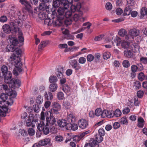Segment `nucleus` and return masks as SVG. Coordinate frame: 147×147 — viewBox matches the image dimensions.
I'll return each instance as SVG.
<instances>
[{
	"mask_svg": "<svg viewBox=\"0 0 147 147\" xmlns=\"http://www.w3.org/2000/svg\"><path fill=\"white\" fill-rule=\"evenodd\" d=\"M4 78V81L6 83L9 84L10 86L12 88L18 87L20 86L21 82L18 79L16 78L11 79L12 74L9 71L2 74Z\"/></svg>",
	"mask_w": 147,
	"mask_h": 147,
	"instance_id": "nucleus-1",
	"label": "nucleus"
},
{
	"mask_svg": "<svg viewBox=\"0 0 147 147\" xmlns=\"http://www.w3.org/2000/svg\"><path fill=\"white\" fill-rule=\"evenodd\" d=\"M18 40L15 37H13L10 38V41L11 43V45H13L15 47L16 45H18L20 47L23 44V42L24 41V38L22 36V33L21 31L19 30L18 32Z\"/></svg>",
	"mask_w": 147,
	"mask_h": 147,
	"instance_id": "nucleus-2",
	"label": "nucleus"
},
{
	"mask_svg": "<svg viewBox=\"0 0 147 147\" xmlns=\"http://www.w3.org/2000/svg\"><path fill=\"white\" fill-rule=\"evenodd\" d=\"M60 5L63 6L65 9H68L69 7V4L68 1L66 0H55L53 3V6L54 8L53 10L52 11L53 13L56 10L55 8L58 7Z\"/></svg>",
	"mask_w": 147,
	"mask_h": 147,
	"instance_id": "nucleus-3",
	"label": "nucleus"
},
{
	"mask_svg": "<svg viewBox=\"0 0 147 147\" xmlns=\"http://www.w3.org/2000/svg\"><path fill=\"white\" fill-rule=\"evenodd\" d=\"M34 115L32 114H30L28 119L25 120L26 125L28 127H29L32 125V127H34L35 126V124H37L36 123L38 122V120L37 119H34Z\"/></svg>",
	"mask_w": 147,
	"mask_h": 147,
	"instance_id": "nucleus-4",
	"label": "nucleus"
},
{
	"mask_svg": "<svg viewBox=\"0 0 147 147\" xmlns=\"http://www.w3.org/2000/svg\"><path fill=\"white\" fill-rule=\"evenodd\" d=\"M139 33V31L137 29H131L129 30V34L125 36V39L131 41L134 39V36H138Z\"/></svg>",
	"mask_w": 147,
	"mask_h": 147,
	"instance_id": "nucleus-5",
	"label": "nucleus"
},
{
	"mask_svg": "<svg viewBox=\"0 0 147 147\" xmlns=\"http://www.w3.org/2000/svg\"><path fill=\"white\" fill-rule=\"evenodd\" d=\"M19 2L21 5L24 6L25 9L26 10L31 13H33L32 7L29 1L26 0H19Z\"/></svg>",
	"mask_w": 147,
	"mask_h": 147,
	"instance_id": "nucleus-6",
	"label": "nucleus"
},
{
	"mask_svg": "<svg viewBox=\"0 0 147 147\" xmlns=\"http://www.w3.org/2000/svg\"><path fill=\"white\" fill-rule=\"evenodd\" d=\"M52 109H51V112L50 113L55 114L59 113L58 111L61 109V106L60 104L57 102H55L52 103L51 105Z\"/></svg>",
	"mask_w": 147,
	"mask_h": 147,
	"instance_id": "nucleus-7",
	"label": "nucleus"
},
{
	"mask_svg": "<svg viewBox=\"0 0 147 147\" xmlns=\"http://www.w3.org/2000/svg\"><path fill=\"white\" fill-rule=\"evenodd\" d=\"M47 126L46 125H45V124H40L38 125L37 128L39 131H42L44 134L47 135L49 132V129Z\"/></svg>",
	"mask_w": 147,
	"mask_h": 147,
	"instance_id": "nucleus-8",
	"label": "nucleus"
},
{
	"mask_svg": "<svg viewBox=\"0 0 147 147\" xmlns=\"http://www.w3.org/2000/svg\"><path fill=\"white\" fill-rule=\"evenodd\" d=\"M53 113H50L49 117H46V121H47L46 125L47 126L49 125H54L56 122V120L55 117L53 116Z\"/></svg>",
	"mask_w": 147,
	"mask_h": 147,
	"instance_id": "nucleus-9",
	"label": "nucleus"
},
{
	"mask_svg": "<svg viewBox=\"0 0 147 147\" xmlns=\"http://www.w3.org/2000/svg\"><path fill=\"white\" fill-rule=\"evenodd\" d=\"M67 9H65L63 6L60 7L58 9L57 11V13L56 12V10L53 13L54 14L55 12L57 14H58L59 16H60L59 17L61 18V20H62L64 18V14Z\"/></svg>",
	"mask_w": 147,
	"mask_h": 147,
	"instance_id": "nucleus-10",
	"label": "nucleus"
},
{
	"mask_svg": "<svg viewBox=\"0 0 147 147\" xmlns=\"http://www.w3.org/2000/svg\"><path fill=\"white\" fill-rule=\"evenodd\" d=\"M78 123L79 127L82 129L86 128L88 125V122L85 119H81L80 120Z\"/></svg>",
	"mask_w": 147,
	"mask_h": 147,
	"instance_id": "nucleus-11",
	"label": "nucleus"
},
{
	"mask_svg": "<svg viewBox=\"0 0 147 147\" xmlns=\"http://www.w3.org/2000/svg\"><path fill=\"white\" fill-rule=\"evenodd\" d=\"M50 142V140L49 138H45L40 140L38 144L35 143L34 146H37V147H40V146H42L46 145L49 144Z\"/></svg>",
	"mask_w": 147,
	"mask_h": 147,
	"instance_id": "nucleus-12",
	"label": "nucleus"
},
{
	"mask_svg": "<svg viewBox=\"0 0 147 147\" xmlns=\"http://www.w3.org/2000/svg\"><path fill=\"white\" fill-rule=\"evenodd\" d=\"M81 7V4L80 3H78L76 5H72L70 7L71 11L73 13L77 11H79Z\"/></svg>",
	"mask_w": 147,
	"mask_h": 147,
	"instance_id": "nucleus-13",
	"label": "nucleus"
},
{
	"mask_svg": "<svg viewBox=\"0 0 147 147\" xmlns=\"http://www.w3.org/2000/svg\"><path fill=\"white\" fill-rule=\"evenodd\" d=\"M113 112L108 111L106 110H105L103 111L102 112L101 117L105 118L106 117H113Z\"/></svg>",
	"mask_w": 147,
	"mask_h": 147,
	"instance_id": "nucleus-14",
	"label": "nucleus"
},
{
	"mask_svg": "<svg viewBox=\"0 0 147 147\" xmlns=\"http://www.w3.org/2000/svg\"><path fill=\"white\" fill-rule=\"evenodd\" d=\"M8 108L5 105L0 107V116H5L7 112Z\"/></svg>",
	"mask_w": 147,
	"mask_h": 147,
	"instance_id": "nucleus-15",
	"label": "nucleus"
},
{
	"mask_svg": "<svg viewBox=\"0 0 147 147\" xmlns=\"http://www.w3.org/2000/svg\"><path fill=\"white\" fill-rule=\"evenodd\" d=\"M39 9L40 10L44 11L46 10V11L47 12H49V8L50 5L48 6L44 3H40L38 6Z\"/></svg>",
	"mask_w": 147,
	"mask_h": 147,
	"instance_id": "nucleus-16",
	"label": "nucleus"
},
{
	"mask_svg": "<svg viewBox=\"0 0 147 147\" xmlns=\"http://www.w3.org/2000/svg\"><path fill=\"white\" fill-rule=\"evenodd\" d=\"M67 119L69 123H73L76 121V118L74 115L70 114L67 115Z\"/></svg>",
	"mask_w": 147,
	"mask_h": 147,
	"instance_id": "nucleus-17",
	"label": "nucleus"
},
{
	"mask_svg": "<svg viewBox=\"0 0 147 147\" xmlns=\"http://www.w3.org/2000/svg\"><path fill=\"white\" fill-rule=\"evenodd\" d=\"M58 88V85L56 83H52L49 86V90L52 92L55 91Z\"/></svg>",
	"mask_w": 147,
	"mask_h": 147,
	"instance_id": "nucleus-18",
	"label": "nucleus"
},
{
	"mask_svg": "<svg viewBox=\"0 0 147 147\" xmlns=\"http://www.w3.org/2000/svg\"><path fill=\"white\" fill-rule=\"evenodd\" d=\"M9 96L11 97V98H15L17 95V93L15 91L11 89H9L8 92L6 93Z\"/></svg>",
	"mask_w": 147,
	"mask_h": 147,
	"instance_id": "nucleus-19",
	"label": "nucleus"
},
{
	"mask_svg": "<svg viewBox=\"0 0 147 147\" xmlns=\"http://www.w3.org/2000/svg\"><path fill=\"white\" fill-rule=\"evenodd\" d=\"M3 32L9 34L11 32V27L8 24H5L3 26Z\"/></svg>",
	"mask_w": 147,
	"mask_h": 147,
	"instance_id": "nucleus-20",
	"label": "nucleus"
},
{
	"mask_svg": "<svg viewBox=\"0 0 147 147\" xmlns=\"http://www.w3.org/2000/svg\"><path fill=\"white\" fill-rule=\"evenodd\" d=\"M57 123L60 127H63L66 125L67 121L64 119H59L57 121Z\"/></svg>",
	"mask_w": 147,
	"mask_h": 147,
	"instance_id": "nucleus-21",
	"label": "nucleus"
},
{
	"mask_svg": "<svg viewBox=\"0 0 147 147\" xmlns=\"http://www.w3.org/2000/svg\"><path fill=\"white\" fill-rule=\"evenodd\" d=\"M124 54L125 57L128 58H131L133 56V53L130 50H125L124 51Z\"/></svg>",
	"mask_w": 147,
	"mask_h": 147,
	"instance_id": "nucleus-22",
	"label": "nucleus"
},
{
	"mask_svg": "<svg viewBox=\"0 0 147 147\" xmlns=\"http://www.w3.org/2000/svg\"><path fill=\"white\" fill-rule=\"evenodd\" d=\"M62 90L66 94H69L70 92L71 88L67 84H65L63 86Z\"/></svg>",
	"mask_w": 147,
	"mask_h": 147,
	"instance_id": "nucleus-23",
	"label": "nucleus"
},
{
	"mask_svg": "<svg viewBox=\"0 0 147 147\" xmlns=\"http://www.w3.org/2000/svg\"><path fill=\"white\" fill-rule=\"evenodd\" d=\"M138 126L140 127H142L144 125V121L143 119L141 117L138 118Z\"/></svg>",
	"mask_w": 147,
	"mask_h": 147,
	"instance_id": "nucleus-24",
	"label": "nucleus"
},
{
	"mask_svg": "<svg viewBox=\"0 0 147 147\" xmlns=\"http://www.w3.org/2000/svg\"><path fill=\"white\" fill-rule=\"evenodd\" d=\"M129 42L125 40L122 41L121 43V46L124 49L129 48Z\"/></svg>",
	"mask_w": 147,
	"mask_h": 147,
	"instance_id": "nucleus-25",
	"label": "nucleus"
},
{
	"mask_svg": "<svg viewBox=\"0 0 147 147\" xmlns=\"http://www.w3.org/2000/svg\"><path fill=\"white\" fill-rule=\"evenodd\" d=\"M49 81L51 83H55L58 81V79L55 76H51L49 78Z\"/></svg>",
	"mask_w": 147,
	"mask_h": 147,
	"instance_id": "nucleus-26",
	"label": "nucleus"
},
{
	"mask_svg": "<svg viewBox=\"0 0 147 147\" xmlns=\"http://www.w3.org/2000/svg\"><path fill=\"white\" fill-rule=\"evenodd\" d=\"M132 11L131 8L129 7H126L124 10L123 15L124 16H128L130 14Z\"/></svg>",
	"mask_w": 147,
	"mask_h": 147,
	"instance_id": "nucleus-27",
	"label": "nucleus"
},
{
	"mask_svg": "<svg viewBox=\"0 0 147 147\" xmlns=\"http://www.w3.org/2000/svg\"><path fill=\"white\" fill-rule=\"evenodd\" d=\"M45 98L47 100H51L53 98V95L51 92H45Z\"/></svg>",
	"mask_w": 147,
	"mask_h": 147,
	"instance_id": "nucleus-28",
	"label": "nucleus"
},
{
	"mask_svg": "<svg viewBox=\"0 0 147 147\" xmlns=\"http://www.w3.org/2000/svg\"><path fill=\"white\" fill-rule=\"evenodd\" d=\"M16 48L15 47L11 45H8L6 48V50L7 52L14 51Z\"/></svg>",
	"mask_w": 147,
	"mask_h": 147,
	"instance_id": "nucleus-29",
	"label": "nucleus"
},
{
	"mask_svg": "<svg viewBox=\"0 0 147 147\" xmlns=\"http://www.w3.org/2000/svg\"><path fill=\"white\" fill-rule=\"evenodd\" d=\"M47 43L48 42L47 41H44L41 42L38 46V50L40 51V50H42L46 46Z\"/></svg>",
	"mask_w": 147,
	"mask_h": 147,
	"instance_id": "nucleus-30",
	"label": "nucleus"
},
{
	"mask_svg": "<svg viewBox=\"0 0 147 147\" xmlns=\"http://www.w3.org/2000/svg\"><path fill=\"white\" fill-rule=\"evenodd\" d=\"M127 32L126 30L124 29H121L118 32L119 35L122 37L125 36H125L127 35L126 34Z\"/></svg>",
	"mask_w": 147,
	"mask_h": 147,
	"instance_id": "nucleus-31",
	"label": "nucleus"
},
{
	"mask_svg": "<svg viewBox=\"0 0 147 147\" xmlns=\"http://www.w3.org/2000/svg\"><path fill=\"white\" fill-rule=\"evenodd\" d=\"M113 116H114L115 117H118L120 116L121 115V111L119 109H116L113 114Z\"/></svg>",
	"mask_w": 147,
	"mask_h": 147,
	"instance_id": "nucleus-32",
	"label": "nucleus"
},
{
	"mask_svg": "<svg viewBox=\"0 0 147 147\" xmlns=\"http://www.w3.org/2000/svg\"><path fill=\"white\" fill-rule=\"evenodd\" d=\"M19 9L17 7L14 6H12L10 9V12L13 15L15 14L18 11Z\"/></svg>",
	"mask_w": 147,
	"mask_h": 147,
	"instance_id": "nucleus-33",
	"label": "nucleus"
},
{
	"mask_svg": "<svg viewBox=\"0 0 147 147\" xmlns=\"http://www.w3.org/2000/svg\"><path fill=\"white\" fill-rule=\"evenodd\" d=\"M73 14L71 11H67V10L64 14V17H65L66 18H69L70 19Z\"/></svg>",
	"mask_w": 147,
	"mask_h": 147,
	"instance_id": "nucleus-34",
	"label": "nucleus"
},
{
	"mask_svg": "<svg viewBox=\"0 0 147 147\" xmlns=\"http://www.w3.org/2000/svg\"><path fill=\"white\" fill-rule=\"evenodd\" d=\"M102 110L101 108H98L96 109L95 111V115L98 117L100 116H101Z\"/></svg>",
	"mask_w": 147,
	"mask_h": 147,
	"instance_id": "nucleus-35",
	"label": "nucleus"
},
{
	"mask_svg": "<svg viewBox=\"0 0 147 147\" xmlns=\"http://www.w3.org/2000/svg\"><path fill=\"white\" fill-rule=\"evenodd\" d=\"M79 18V16L78 14H74V13L70 19L71 21L74 20L75 21H76Z\"/></svg>",
	"mask_w": 147,
	"mask_h": 147,
	"instance_id": "nucleus-36",
	"label": "nucleus"
},
{
	"mask_svg": "<svg viewBox=\"0 0 147 147\" xmlns=\"http://www.w3.org/2000/svg\"><path fill=\"white\" fill-rule=\"evenodd\" d=\"M20 22L18 21V20H16L15 23H14L13 22H11L10 23V25L12 26L13 27V28L14 29H16L17 28L16 26L17 25H18V26H21V24H20Z\"/></svg>",
	"mask_w": 147,
	"mask_h": 147,
	"instance_id": "nucleus-37",
	"label": "nucleus"
},
{
	"mask_svg": "<svg viewBox=\"0 0 147 147\" xmlns=\"http://www.w3.org/2000/svg\"><path fill=\"white\" fill-rule=\"evenodd\" d=\"M99 143L97 140L94 139L92 140V142L90 143L92 147H99Z\"/></svg>",
	"mask_w": 147,
	"mask_h": 147,
	"instance_id": "nucleus-38",
	"label": "nucleus"
},
{
	"mask_svg": "<svg viewBox=\"0 0 147 147\" xmlns=\"http://www.w3.org/2000/svg\"><path fill=\"white\" fill-rule=\"evenodd\" d=\"M43 101V97L40 95H38L36 98V102L39 104H40Z\"/></svg>",
	"mask_w": 147,
	"mask_h": 147,
	"instance_id": "nucleus-39",
	"label": "nucleus"
},
{
	"mask_svg": "<svg viewBox=\"0 0 147 147\" xmlns=\"http://www.w3.org/2000/svg\"><path fill=\"white\" fill-rule=\"evenodd\" d=\"M96 140L99 143L101 142L103 140L102 136L99 134H96L95 136Z\"/></svg>",
	"mask_w": 147,
	"mask_h": 147,
	"instance_id": "nucleus-40",
	"label": "nucleus"
},
{
	"mask_svg": "<svg viewBox=\"0 0 147 147\" xmlns=\"http://www.w3.org/2000/svg\"><path fill=\"white\" fill-rule=\"evenodd\" d=\"M44 20L45 24L47 25L48 26H50L53 24L52 21H51V20L49 18H46Z\"/></svg>",
	"mask_w": 147,
	"mask_h": 147,
	"instance_id": "nucleus-41",
	"label": "nucleus"
},
{
	"mask_svg": "<svg viewBox=\"0 0 147 147\" xmlns=\"http://www.w3.org/2000/svg\"><path fill=\"white\" fill-rule=\"evenodd\" d=\"M120 122L121 124H125L127 125L128 123L127 120V117L125 116L122 117L120 120Z\"/></svg>",
	"mask_w": 147,
	"mask_h": 147,
	"instance_id": "nucleus-42",
	"label": "nucleus"
},
{
	"mask_svg": "<svg viewBox=\"0 0 147 147\" xmlns=\"http://www.w3.org/2000/svg\"><path fill=\"white\" fill-rule=\"evenodd\" d=\"M27 17V15L26 14L23 12H22V16H21L19 15L18 18L20 20H25Z\"/></svg>",
	"mask_w": 147,
	"mask_h": 147,
	"instance_id": "nucleus-43",
	"label": "nucleus"
},
{
	"mask_svg": "<svg viewBox=\"0 0 147 147\" xmlns=\"http://www.w3.org/2000/svg\"><path fill=\"white\" fill-rule=\"evenodd\" d=\"M140 13L142 16H144L145 15L147 16V9L145 7L142 8L140 11Z\"/></svg>",
	"mask_w": 147,
	"mask_h": 147,
	"instance_id": "nucleus-44",
	"label": "nucleus"
},
{
	"mask_svg": "<svg viewBox=\"0 0 147 147\" xmlns=\"http://www.w3.org/2000/svg\"><path fill=\"white\" fill-rule=\"evenodd\" d=\"M123 66L127 68L129 67L130 63L127 60H124L122 63Z\"/></svg>",
	"mask_w": 147,
	"mask_h": 147,
	"instance_id": "nucleus-45",
	"label": "nucleus"
},
{
	"mask_svg": "<svg viewBox=\"0 0 147 147\" xmlns=\"http://www.w3.org/2000/svg\"><path fill=\"white\" fill-rule=\"evenodd\" d=\"M8 95L7 94H2L0 96V98L3 102H5L8 98Z\"/></svg>",
	"mask_w": 147,
	"mask_h": 147,
	"instance_id": "nucleus-46",
	"label": "nucleus"
},
{
	"mask_svg": "<svg viewBox=\"0 0 147 147\" xmlns=\"http://www.w3.org/2000/svg\"><path fill=\"white\" fill-rule=\"evenodd\" d=\"M127 7H132L135 4V1L134 0H127Z\"/></svg>",
	"mask_w": 147,
	"mask_h": 147,
	"instance_id": "nucleus-47",
	"label": "nucleus"
},
{
	"mask_svg": "<svg viewBox=\"0 0 147 147\" xmlns=\"http://www.w3.org/2000/svg\"><path fill=\"white\" fill-rule=\"evenodd\" d=\"M57 96L59 100H62L64 98V94L62 92H58Z\"/></svg>",
	"mask_w": 147,
	"mask_h": 147,
	"instance_id": "nucleus-48",
	"label": "nucleus"
},
{
	"mask_svg": "<svg viewBox=\"0 0 147 147\" xmlns=\"http://www.w3.org/2000/svg\"><path fill=\"white\" fill-rule=\"evenodd\" d=\"M47 17L46 14L44 13L41 12L38 14V17L41 20L45 19Z\"/></svg>",
	"mask_w": 147,
	"mask_h": 147,
	"instance_id": "nucleus-49",
	"label": "nucleus"
},
{
	"mask_svg": "<svg viewBox=\"0 0 147 147\" xmlns=\"http://www.w3.org/2000/svg\"><path fill=\"white\" fill-rule=\"evenodd\" d=\"M82 139L80 137V136L79 135H76L74 136L73 138V140L74 141L76 142H78Z\"/></svg>",
	"mask_w": 147,
	"mask_h": 147,
	"instance_id": "nucleus-50",
	"label": "nucleus"
},
{
	"mask_svg": "<svg viewBox=\"0 0 147 147\" xmlns=\"http://www.w3.org/2000/svg\"><path fill=\"white\" fill-rule=\"evenodd\" d=\"M110 54L109 52H105L103 54V57L104 59H107L110 58Z\"/></svg>",
	"mask_w": 147,
	"mask_h": 147,
	"instance_id": "nucleus-51",
	"label": "nucleus"
},
{
	"mask_svg": "<svg viewBox=\"0 0 147 147\" xmlns=\"http://www.w3.org/2000/svg\"><path fill=\"white\" fill-rule=\"evenodd\" d=\"M94 56L91 54L88 55L87 56V59L88 61L91 62L94 59Z\"/></svg>",
	"mask_w": 147,
	"mask_h": 147,
	"instance_id": "nucleus-52",
	"label": "nucleus"
},
{
	"mask_svg": "<svg viewBox=\"0 0 147 147\" xmlns=\"http://www.w3.org/2000/svg\"><path fill=\"white\" fill-rule=\"evenodd\" d=\"M33 108L34 111L36 113H38L39 111V106L38 105H34Z\"/></svg>",
	"mask_w": 147,
	"mask_h": 147,
	"instance_id": "nucleus-53",
	"label": "nucleus"
},
{
	"mask_svg": "<svg viewBox=\"0 0 147 147\" xmlns=\"http://www.w3.org/2000/svg\"><path fill=\"white\" fill-rule=\"evenodd\" d=\"M28 134L30 136H33L35 134V131L34 129L32 128H29L28 131Z\"/></svg>",
	"mask_w": 147,
	"mask_h": 147,
	"instance_id": "nucleus-54",
	"label": "nucleus"
},
{
	"mask_svg": "<svg viewBox=\"0 0 147 147\" xmlns=\"http://www.w3.org/2000/svg\"><path fill=\"white\" fill-rule=\"evenodd\" d=\"M45 118L44 113L42 112L41 113V121L40 124H44V121H45Z\"/></svg>",
	"mask_w": 147,
	"mask_h": 147,
	"instance_id": "nucleus-55",
	"label": "nucleus"
},
{
	"mask_svg": "<svg viewBox=\"0 0 147 147\" xmlns=\"http://www.w3.org/2000/svg\"><path fill=\"white\" fill-rule=\"evenodd\" d=\"M55 139L56 141L60 142L63 141V138L62 136H57L55 137Z\"/></svg>",
	"mask_w": 147,
	"mask_h": 147,
	"instance_id": "nucleus-56",
	"label": "nucleus"
},
{
	"mask_svg": "<svg viewBox=\"0 0 147 147\" xmlns=\"http://www.w3.org/2000/svg\"><path fill=\"white\" fill-rule=\"evenodd\" d=\"M70 63L73 68L76 65V64H78V62L76 60L74 59L71 60L70 62Z\"/></svg>",
	"mask_w": 147,
	"mask_h": 147,
	"instance_id": "nucleus-57",
	"label": "nucleus"
},
{
	"mask_svg": "<svg viewBox=\"0 0 147 147\" xmlns=\"http://www.w3.org/2000/svg\"><path fill=\"white\" fill-rule=\"evenodd\" d=\"M7 20V18L5 16H2L0 18V21L1 22H5Z\"/></svg>",
	"mask_w": 147,
	"mask_h": 147,
	"instance_id": "nucleus-58",
	"label": "nucleus"
},
{
	"mask_svg": "<svg viewBox=\"0 0 147 147\" xmlns=\"http://www.w3.org/2000/svg\"><path fill=\"white\" fill-rule=\"evenodd\" d=\"M98 134L101 136H103L105 134V132L104 130L102 128H100L98 130Z\"/></svg>",
	"mask_w": 147,
	"mask_h": 147,
	"instance_id": "nucleus-59",
	"label": "nucleus"
},
{
	"mask_svg": "<svg viewBox=\"0 0 147 147\" xmlns=\"http://www.w3.org/2000/svg\"><path fill=\"white\" fill-rule=\"evenodd\" d=\"M140 60L141 63L144 64L147 63V57H142L140 58Z\"/></svg>",
	"mask_w": 147,
	"mask_h": 147,
	"instance_id": "nucleus-60",
	"label": "nucleus"
},
{
	"mask_svg": "<svg viewBox=\"0 0 147 147\" xmlns=\"http://www.w3.org/2000/svg\"><path fill=\"white\" fill-rule=\"evenodd\" d=\"M138 78L140 80L142 81L144 78V74L142 72H141L139 73L138 74Z\"/></svg>",
	"mask_w": 147,
	"mask_h": 147,
	"instance_id": "nucleus-61",
	"label": "nucleus"
},
{
	"mask_svg": "<svg viewBox=\"0 0 147 147\" xmlns=\"http://www.w3.org/2000/svg\"><path fill=\"white\" fill-rule=\"evenodd\" d=\"M63 107L66 109H68L70 106V104L67 101H65L63 102Z\"/></svg>",
	"mask_w": 147,
	"mask_h": 147,
	"instance_id": "nucleus-62",
	"label": "nucleus"
},
{
	"mask_svg": "<svg viewBox=\"0 0 147 147\" xmlns=\"http://www.w3.org/2000/svg\"><path fill=\"white\" fill-rule=\"evenodd\" d=\"M120 127V123L118 122H115L113 124V127L114 129H118Z\"/></svg>",
	"mask_w": 147,
	"mask_h": 147,
	"instance_id": "nucleus-63",
	"label": "nucleus"
},
{
	"mask_svg": "<svg viewBox=\"0 0 147 147\" xmlns=\"http://www.w3.org/2000/svg\"><path fill=\"white\" fill-rule=\"evenodd\" d=\"M112 5L111 3L109 2L106 3L105 8L107 9L110 10L112 9Z\"/></svg>",
	"mask_w": 147,
	"mask_h": 147,
	"instance_id": "nucleus-64",
	"label": "nucleus"
}]
</instances>
